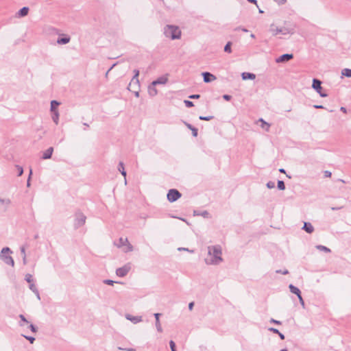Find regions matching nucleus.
<instances>
[{
	"label": "nucleus",
	"mask_w": 351,
	"mask_h": 351,
	"mask_svg": "<svg viewBox=\"0 0 351 351\" xmlns=\"http://www.w3.org/2000/svg\"><path fill=\"white\" fill-rule=\"evenodd\" d=\"M222 250L220 245H213L208 247V254L204 261L207 265H217L222 261Z\"/></svg>",
	"instance_id": "f257e3e1"
},
{
	"label": "nucleus",
	"mask_w": 351,
	"mask_h": 351,
	"mask_svg": "<svg viewBox=\"0 0 351 351\" xmlns=\"http://www.w3.org/2000/svg\"><path fill=\"white\" fill-rule=\"evenodd\" d=\"M164 34L172 40L178 39L181 36V31L178 26L167 25L164 27Z\"/></svg>",
	"instance_id": "f03ea898"
},
{
	"label": "nucleus",
	"mask_w": 351,
	"mask_h": 351,
	"mask_svg": "<svg viewBox=\"0 0 351 351\" xmlns=\"http://www.w3.org/2000/svg\"><path fill=\"white\" fill-rule=\"evenodd\" d=\"M12 253V251L8 247H3L0 253V259L3 261L6 265H11L14 267V261L10 254Z\"/></svg>",
	"instance_id": "7ed1b4c3"
},
{
	"label": "nucleus",
	"mask_w": 351,
	"mask_h": 351,
	"mask_svg": "<svg viewBox=\"0 0 351 351\" xmlns=\"http://www.w3.org/2000/svg\"><path fill=\"white\" fill-rule=\"evenodd\" d=\"M86 217L80 211H77L75 214L74 228L77 229L83 226L86 223Z\"/></svg>",
	"instance_id": "20e7f679"
},
{
	"label": "nucleus",
	"mask_w": 351,
	"mask_h": 351,
	"mask_svg": "<svg viewBox=\"0 0 351 351\" xmlns=\"http://www.w3.org/2000/svg\"><path fill=\"white\" fill-rule=\"evenodd\" d=\"M312 87L322 97H326L328 95L322 91V82L318 79H313Z\"/></svg>",
	"instance_id": "39448f33"
},
{
	"label": "nucleus",
	"mask_w": 351,
	"mask_h": 351,
	"mask_svg": "<svg viewBox=\"0 0 351 351\" xmlns=\"http://www.w3.org/2000/svg\"><path fill=\"white\" fill-rule=\"evenodd\" d=\"M181 193L177 189H170L167 195V197L169 202H174L181 197Z\"/></svg>",
	"instance_id": "423d86ee"
},
{
	"label": "nucleus",
	"mask_w": 351,
	"mask_h": 351,
	"mask_svg": "<svg viewBox=\"0 0 351 351\" xmlns=\"http://www.w3.org/2000/svg\"><path fill=\"white\" fill-rule=\"evenodd\" d=\"M130 265L129 264L125 265L122 267H119L116 270V274L119 277L125 276L130 270Z\"/></svg>",
	"instance_id": "0eeeda50"
},
{
	"label": "nucleus",
	"mask_w": 351,
	"mask_h": 351,
	"mask_svg": "<svg viewBox=\"0 0 351 351\" xmlns=\"http://www.w3.org/2000/svg\"><path fill=\"white\" fill-rule=\"evenodd\" d=\"M11 204L9 198L0 197V212H5Z\"/></svg>",
	"instance_id": "6e6552de"
},
{
	"label": "nucleus",
	"mask_w": 351,
	"mask_h": 351,
	"mask_svg": "<svg viewBox=\"0 0 351 351\" xmlns=\"http://www.w3.org/2000/svg\"><path fill=\"white\" fill-rule=\"evenodd\" d=\"M293 58V55L291 54V53H285L280 56H279L276 60V62L277 63H280V62H288L290 60H291L292 58Z\"/></svg>",
	"instance_id": "1a4fd4ad"
},
{
	"label": "nucleus",
	"mask_w": 351,
	"mask_h": 351,
	"mask_svg": "<svg viewBox=\"0 0 351 351\" xmlns=\"http://www.w3.org/2000/svg\"><path fill=\"white\" fill-rule=\"evenodd\" d=\"M140 87V83L138 80H131L128 86V89L130 91H133V90H139Z\"/></svg>",
	"instance_id": "9d476101"
},
{
	"label": "nucleus",
	"mask_w": 351,
	"mask_h": 351,
	"mask_svg": "<svg viewBox=\"0 0 351 351\" xmlns=\"http://www.w3.org/2000/svg\"><path fill=\"white\" fill-rule=\"evenodd\" d=\"M202 75L204 77V82L206 83H209L216 80V77L209 72H204Z\"/></svg>",
	"instance_id": "9b49d317"
},
{
	"label": "nucleus",
	"mask_w": 351,
	"mask_h": 351,
	"mask_svg": "<svg viewBox=\"0 0 351 351\" xmlns=\"http://www.w3.org/2000/svg\"><path fill=\"white\" fill-rule=\"evenodd\" d=\"M125 318L134 324H138V323L142 322V320H143L141 316H133L130 314H126Z\"/></svg>",
	"instance_id": "f8f14e48"
},
{
	"label": "nucleus",
	"mask_w": 351,
	"mask_h": 351,
	"mask_svg": "<svg viewBox=\"0 0 351 351\" xmlns=\"http://www.w3.org/2000/svg\"><path fill=\"white\" fill-rule=\"evenodd\" d=\"M154 315L155 319H156L155 325H156V330H157L158 332H162V328L161 326V324H160V317L161 314L159 313H154Z\"/></svg>",
	"instance_id": "ddd939ff"
},
{
	"label": "nucleus",
	"mask_w": 351,
	"mask_h": 351,
	"mask_svg": "<svg viewBox=\"0 0 351 351\" xmlns=\"http://www.w3.org/2000/svg\"><path fill=\"white\" fill-rule=\"evenodd\" d=\"M168 82L167 75L159 77L157 80L153 81L154 84H165Z\"/></svg>",
	"instance_id": "4468645a"
},
{
	"label": "nucleus",
	"mask_w": 351,
	"mask_h": 351,
	"mask_svg": "<svg viewBox=\"0 0 351 351\" xmlns=\"http://www.w3.org/2000/svg\"><path fill=\"white\" fill-rule=\"evenodd\" d=\"M148 93L151 97H154L158 93L156 85L154 84L153 82L148 86Z\"/></svg>",
	"instance_id": "2eb2a0df"
},
{
	"label": "nucleus",
	"mask_w": 351,
	"mask_h": 351,
	"mask_svg": "<svg viewBox=\"0 0 351 351\" xmlns=\"http://www.w3.org/2000/svg\"><path fill=\"white\" fill-rule=\"evenodd\" d=\"M53 152V148L52 147L48 148L43 154L42 158L44 160L49 159L51 158L52 154Z\"/></svg>",
	"instance_id": "dca6fc26"
},
{
	"label": "nucleus",
	"mask_w": 351,
	"mask_h": 351,
	"mask_svg": "<svg viewBox=\"0 0 351 351\" xmlns=\"http://www.w3.org/2000/svg\"><path fill=\"white\" fill-rule=\"evenodd\" d=\"M302 229L309 234L312 233L314 231L313 226L309 222H304Z\"/></svg>",
	"instance_id": "f3484780"
},
{
	"label": "nucleus",
	"mask_w": 351,
	"mask_h": 351,
	"mask_svg": "<svg viewBox=\"0 0 351 351\" xmlns=\"http://www.w3.org/2000/svg\"><path fill=\"white\" fill-rule=\"evenodd\" d=\"M269 32L272 34L273 36H276L278 34L280 33L281 27H278L274 24H271L269 27Z\"/></svg>",
	"instance_id": "a211bd4d"
},
{
	"label": "nucleus",
	"mask_w": 351,
	"mask_h": 351,
	"mask_svg": "<svg viewBox=\"0 0 351 351\" xmlns=\"http://www.w3.org/2000/svg\"><path fill=\"white\" fill-rule=\"evenodd\" d=\"M118 170L120 171L121 175L124 176L125 183L126 184L127 183V180H126V171H125L124 164H123V162H119V165H118Z\"/></svg>",
	"instance_id": "6ab92c4d"
},
{
	"label": "nucleus",
	"mask_w": 351,
	"mask_h": 351,
	"mask_svg": "<svg viewBox=\"0 0 351 351\" xmlns=\"http://www.w3.org/2000/svg\"><path fill=\"white\" fill-rule=\"evenodd\" d=\"M295 32L294 31V29L293 28H289V27H281V32H280V34H283V35H287V34H293Z\"/></svg>",
	"instance_id": "aec40b11"
},
{
	"label": "nucleus",
	"mask_w": 351,
	"mask_h": 351,
	"mask_svg": "<svg viewBox=\"0 0 351 351\" xmlns=\"http://www.w3.org/2000/svg\"><path fill=\"white\" fill-rule=\"evenodd\" d=\"M289 289L290 291H291L292 293L295 294L298 297L299 295H301V291H300V290L298 287H295L294 285H291H291H289Z\"/></svg>",
	"instance_id": "412c9836"
},
{
	"label": "nucleus",
	"mask_w": 351,
	"mask_h": 351,
	"mask_svg": "<svg viewBox=\"0 0 351 351\" xmlns=\"http://www.w3.org/2000/svg\"><path fill=\"white\" fill-rule=\"evenodd\" d=\"M241 75H242L243 80H254L256 77V75L254 73H251L244 72V73H242Z\"/></svg>",
	"instance_id": "4be33fe9"
},
{
	"label": "nucleus",
	"mask_w": 351,
	"mask_h": 351,
	"mask_svg": "<svg viewBox=\"0 0 351 351\" xmlns=\"http://www.w3.org/2000/svg\"><path fill=\"white\" fill-rule=\"evenodd\" d=\"M29 12V8L27 7H23L19 10L18 12V16L20 17H23L27 15Z\"/></svg>",
	"instance_id": "5701e85b"
},
{
	"label": "nucleus",
	"mask_w": 351,
	"mask_h": 351,
	"mask_svg": "<svg viewBox=\"0 0 351 351\" xmlns=\"http://www.w3.org/2000/svg\"><path fill=\"white\" fill-rule=\"evenodd\" d=\"M70 37L69 36H65L64 38H59L57 40V43L59 45H65L69 43L70 41Z\"/></svg>",
	"instance_id": "b1692460"
},
{
	"label": "nucleus",
	"mask_w": 351,
	"mask_h": 351,
	"mask_svg": "<svg viewBox=\"0 0 351 351\" xmlns=\"http://www.w3.org/2000/svg\"><path fill=\"white\" fill-rule=\"evenodd\" d=\"M60 104V103L56 100H52L51 101V112L58 111L57 110V107Z\"/></svg>",
	"instance_id": "393cba45"
},
{
	"label": "nucleus",
	"mask_w": 351,
	"mask_h": 351,
	"mask_svg": "<svg viewBox=\"0 0 351 351\" xmlns=\"http://www.w3.org/2000/svg\"><path fill=\"white\" fill-rule=\"evenodd\" d=\"M128 240L127 238H122L121 237L119 239V243L117 244V247H121L124 245H126L127 243H128Z\"/></svg>",
	"instance_id": "a878e982"
},
{
	"label": "nucleus",
	"mask_w": 351,
	"mask_h": 351,
	"mask_svg": "<svg viewBox=\"0 0 351 351\" xmlns=\"http://www.w3.org/2000/svg\"><path fill=\"white\" fill-rule=\"evenodd\" d=\"M19 318L21 319V321L19 322V325L21 326V327H23L25 326V324H28L29 322L26 319V318L25 317V316L22 314L19 315Z\"/></svg>",
	"instance_id": "bb28decb"
},
{
	"label": "nucleus",
	"mask_w": 351,
	"mask_h": 351,
	"mask_svg": "<svg viewBox=\"0 0 351 351\" xmlns=\"http://www.w3.org/2000/svg\"><path fill=\"white\" fill-rule=\"evenodd\" d=\"M52 113V119L53 122L58 125V120H59V112L58 111L56 112H51Z\"/></svg>",
	"instance_id": "cd10ccee"
},
{
	"label": "nucleus",
	"mask_w": 351,
	"mask_h": 351,
	"mask_svg": "<svg viewBox=\"0 0 351 351\" xmlns=\"http://www.w3.org/2000/svg\"><path fill=\"white\" fill-rule=\"evenodd\" d=\"M199 216H202L206 219H209L211 217L210 214L206 210L199 211Z\"/></svg>",
	"instance_id": "c85d7f7f"
},
{
	"label": "nucleus",
	"mask_w": 351,
	"mask_h": 351,
	"mask_svg": "<svg viewBox=\"0 0 351 351\" xmlns=\"http://www.w3.org/2000/svg\"><path fill=\"white\" fill-rule=\"evenodd\" d=\"M316 248L320 251H323L327 253L330 252V250L324 245H316Z\"/></svg>",
	"instance_id": "c756f323"
},
{
	"label": "nucleus",
	"mask_w": 351,
	"mask_h": 351,
	"mask_svg": "<svg viewBox=\"0 0 351 351\" xmlns=\"http://www.w3.org/2000/svg\"><path fill=\"white\" fill-rule=\"evenodd\" d=\"M231 46H232V43L230 41L228 42L224 47V51L226 53H231L232 52Z\"/></svg>",
	"instance_id": "7c9ffc66"
},
{
	"label": "nucleus",
	"mask_w": 351,
	"mask_h": 351,
	"mask_svg": "<svg viewBox=\"0 0 351 351\" xmlns=\"http://www.w3.org/2000/svg\"><path fill=\"white\" fill-rule=\"evenodd\" d=\"M341 74L348 77H351V69H344L341 71Z\"/></svg>",
	"instance_id": "2f4dec72"
},
{
	"label": "nucleus",
	"mask_w": 351,
	"mask_h": 351,
	"mask_svg": "<svg viewBox=\"0 0 351 351\" xmlns=\"http://www.w3.org/2000/svg\"><path fill=\"white\" fill-rule=\"evenodd\" d=\"M278 188L280 190H285V182L282 180H278Z\"/></svg>",
	"instance_id": "473e14b6"
},
{
	"label": "nucleus",
	"mask_w": 351,
	"mask_h": 351,
	"mask_svg": "<svg viewBox=\"0 0 351 351\" xmlns=\"http://www.w3.org/2000/svg\"><path fill=\"white\" fill-rule=\"evenodd\" d=\"M262 122V128H265L267 131L269 130V128L270 127L269 124L263 121V119H261L260 120Z\"/></svg>",
	"instance_id": "72a5a7b5"
},
{
	"label": "nucleus",
	"mask_w": 351,
	"mask_h": 351,
	"mask_svg": "<svg viewBox=\"0 0 351 351\" xmlns=\"http://www.w3.org/2000/svg\"><path fill=\"white\" fill-rule=\"evenodd\" d=\"M25 280L28 283H32V282H33L32 275V274H27L25 275Z\"/></svg>",
	"instance_id": "f704fd0d"
},
{
	"label": "nucleus",
	"mask_w": 351,
	"mask_h": 351,
	"mask_svg": "<svg viewBox=\"0 0 351 351\" xmlns=\"http://www.w3.org/2000/svg\"><path fill=\"white\" fill-rule=\"evenodd\" d=\"M17 170H18V176H21L23 175V169L22 167L19 166V165H16V166Z\"/></svg>",
	"instance_id": "c9c22d12"
},
{
	"label": "nucleus",
	"mask_w": 351,
	"mask_h": 351,
	"mask_svg": "<svg viewBox=\"0 0 351 351\" xmlns=\"http://www.w3.org/2000/svg\"><path fill=\"white\" fill-rule=\"evenodd\" d=\"M29 288L32 292H37L38 289L34 283H29Z\"/></svg>",
	"instance_id": "e433bc0d"
},
{
	"label": "nucleus",
	"mask_w": 351,
	"mask_h": 351,
	"mask_svg": "<svg viewBox=\"0 0 351 351\" xmlns=\"http://www.w3.org/2000/svg\"><path fill=\"white\" fill-rule=\"evenodd\" d=\"M23 337H25L26 339H27L30 342V343H33L35 341V338L34 337L26 336V335H23Z\"/></svg>",
	"instance_id": "4c0bfd02"
},
{
	"label": "nucleus",
	"mask_w": 351,
	"mask_h": 351,
	"mask_svg": "<svg viewBox=\"0 0 351 351\" xmlns=\"http://www.w3.org/2000/svg\"><path fill=\"white\" fill-rule=\"evenodd\" d=\"M29 328L31 330V331H32V332H34V333H35V332H37V330H38L37 327H36V326H34V324H30L29 325Z\"/></svg>",
	"instance_id": "58836bf2"
},
{
	"label": "nucleus",
	"mask_w": 351,
	"mask_h": 351,
	"mask_svg": "<svg viewBox=\"0 0 351 351\" xmlns=\"http://www.w3.org/2000/svg\"><path fill=\"white\" fill-rule=\"evenodd\" d=\"M169 346H170L171 351H176V343L173 341L171 340L169 341Z\"/></svg>",
	"instance_id": "ea45409f"
},
{
	"label": "nucleus",
	"mask_w": 351,
	"mask_h": 351,
	"mask_svg": "<svg viewBox=\"0 0 351 351\" xmlns=\"http://www.w3.org/2000/svg\"><path fill=\"white\" fill-rule=\"evenodd\" d=\"M267 187L268 189H274L275 187V182L273 181H269L267 183Z\"/></svg>",
	"instance_id": "a19ab883"
},
{
	"label": "nucleus",
	"mask_w": 351,
	"mask_h": 351,
	"mask_svg": "<svg viewBox=\"0 0 351 351\" xmlns=\"http://www.w3.org/2000/svg\"><path fill=\"white\" fill-rule=\"evenodd\" d=\"M126 246L127 249L125 250V252H132L133 250V246L129 242L126 244Z\"/></svg>",
	"instance_id": "79ce46f5"
},
{
	"label": "nucleus",
	"mask_w": 351,
	"mask_h": 351,
	"mask_svg": "<svg viewBox=\"0 0 351 351\" xmlns=\"http://www.w3.org/2000/svg\"><path fill=\"white\" fill-rule=\"evenodd\" d=\"M134 76L132 77V80H138V77L139 75V71L138 69H134Z\"/></svg>",
	"instance_id": "37998d69"
},
{
	"label": "nucleus",
	"mask_w": 351,
	"mask_h": 351,
	"mask_svg": "<svg viewBox=\"0 0 351 351\" xmlns=\"http://www.w3.org/2000/svg\"><path fill=\"white\" fill-rule=\"evenodd\" d=\"M184 104L186 107L190 108L194 106L193 103L189 100H184Z\"/></svg>",
	"instance_id": "c03bdc74"
},
{
	"label": "nucleus",
	"mask_w": 351,
	"mask_h": 351,
	"mask_svg": "<svg viewBox=\"0 0 351 351\" xmlns=\"http://www.w3.org/2000/svg\"><path fill=\"white\" fill-rule=\"evenodd\" d=\"M211 119H213V117H212V116H208V117L199 116V119H200V120L209 121V120H210Z\"/></svg>",
	"instance_id": "a18cd8bd"
},
{
	"label": "nucleus",
	"mask_w": 351,
	"mask_h": 351,
	"mask_svg": "<svg viewBox=\"0 0 351 351\" xmlns=\"http://www.w3.org/2000/svg\"><path fill=\"white\" fill-rule=\"evenodd\" d=\"M115 282L112 280H104V283L108 285H113Z\"/></svg>",
	"instance_id": "49530a36"
},
{
	"label": "nucleus",
	"mask_w": 351,
	"mask_h": 351,
	"mask_svg": "<svg viewBox=\"0 0 351 351\" xmlns=\"http://www.w3.org/2000/svg\"><path fill=\"white\" fill-rule=\"evenodd\" d=\"M32 174V169H30V170H29V177H28V179H27V186L28 187L30 186V179H31Z\"/></svg>",
	"instance_id": "de8ad7c7"
},
{
	"label": "nucleus",
	"mask_w": 351,
	"mask_h": 351,
	"mask_svg": "<svg viewBox=\"0 0 351 351\" xmlns=\"http://www.w3.org/2000/svg\"><path fill=\"white\" fill-rule=\"evenodd\" d=\"M271 323H274V324H278V325H280L282 324V322L280 321H278V320H276V319H274L273 318H271L269 321Z\"/></svg>",
	"instance_id": "09e8293b"
},
{
	"label": "nucleus",
	"mask_w": 351,
	"mask_h": 351,
	"mask_svg": "<svg viewBox=\"0 0 351 351\" xmlns=\"http://www.w3.org/2000/svg\"><path fill=\"white\" fill-rule=\"evenodd\" d=\"M298 298L299 299L300 303L301 304L302 307L304 308L305 304H304V300H303L302 295H299Z\"/></svg>",
	"instance_id": "8fccbe9b"
},
{
	"label": "nucleus",
	"mask_w": 351,
	"mask_h": 351,
	"mask_svg": "<svg viewBox=\"0 0 351 351\" xmlns=\"http://www.w3.org/2000/svg\"><path fill=\"white\" fill-rule=\"evenodd\" d=\"M276 273H278V274H282L284 275H286L287 274H289V271L287 269H285L284 271H282V270H276Z\"/></svg>",
	"instance_id": "3c124183"
},
{
	"label": "nucleus",
	"mask_w": 351,
	"mask_h": 351,
	"mask_svg": "<svg viewBox=\"0 0 351 351\" xmlns=\"http://www.w3.org/2000/svg\"><path fill=\"white\" fill-rule=\"evenodd\" d=\"M268 330L275 334H278L280 332L278 329L274 328H269Z\"/></svg>",
	"instance_id": "603ef678"
},
{
	"label": "nucleus",
	"mask_w": 351,
	"mask_h": 351,
	"mask_svg": "<svg viewBox=\"0 0 351 351\" xmlns=\"http://www.w3.org/2000/svg\"><path fill=\"white\" fill-rule=\"evenodd\" d=\"M278 5H283L286 3L287 0H274Z\"/></svg>",
	"instance_id": "864d4df0"
},
{
	"label": "nucleus",
	"mask_w": 351,
	"mask_h": 351,
	"mask_svg": "<svg viewBox=\"0 0 351 351\" xmlns=\"http://www.w3.org/2000/svg\"><path fill=\"white\" fill-rule=\"evenodd\" d=\"M193 136H197V129L195 128H191Z\"/></svg>",
	"instance_id": "5fc2aeb1"
},
{
	"label": "nucleus",
	"mask_w": 351,
	"mask_h": 351,
	"mask_svg": "<svg viewBox=\"0 0 351 351\" xmlns=\"http://www.w3.org/2000/svg\"><path fill=\"white\" fill-rule=\"evenodd\" d=\"M20 250H21V253L22 254V256H23L24 255H26V253H25V247L24 246H21V248H20Z\"/></svg>",
	"instance_id": "6e6d98bb"
},
{
	"label": "nucleus",
	"mask_w": 351,
	"mask_h": 351,
	"mask_svg": "<svg viewBox=\"0 0 351 351\" xmlns=\"http://www.w3.org/2000/svg\"><path fill=\"white\" fill-rule=\"evenodd\" d=\"M178 250H180V251H181V250L188 251V252H192V253L195 252V250H190L189 249L184 248V247H179Z\"/></svg>",
	"instance_id": "4d7b16f0"
},
{
	"label": "nucleus",
	"mask_w": 351,
	"mask_h": 351,
	"mask_svg": "<svg viewBox=\"0 0 351 351\" xmlns=\"http://www.w3.org/2000/svg\"><path fill=\"white\" fill-rule=\"evenodd\" d=\"M231 97H231L230 95H223V98L225 100H226V101H229V100H230V99H231Z\"/></svg>",
	"instance_id": "13d9d810"
},
{
	"label": "nucleus",
	"mask_w": 351,
	"mask_h": 351,
	"mask_svg": "<svg viewBox=\"0 0 351 351\" xmlns=\"http://www.w3.org/2000/svg\"><path fill=\"white\" fill-rule=\"evenodd\" d=\"M194 305H195V302H190L189 304V308L190 311H191L193 309Z\"/></svg>",
	"instance_id": "bf43d9fd"
},
{
	"label": "nucleus",
	"mask_w": 351,
	"mask_h": 351,
	"mask_svg": "<svg viewBox=\"0 0 351 351\" xmlns=\"http://www.w3.org/2000/svg\"><path fill=\"white\" fill-rule=\"evenodd\" d=\"M313 107L316 109H324V107L322 105H314Z\"/></svg>",
	"instance_id": "052dcab7"
},
{
	"label": "nucleus",
	"mask_w": 351,
	"mask_h": 351,
	"mask_svg": "<svg viewBox=\"0 0 351 351\" xmlns=\"http://www.w3.org/2000/svg\"><path fill=\"white\" fill-rule=\"evenodd\" d=\"M324 176H325V177H330L331 176V172H330L328 171H324Z\"/></svg>",
	"instance_id": "680f3d73"
},
{
	"label": "nucleus",
	"mask_w": 351,
	"mask_h": 351,
	"mask_svg": "<svg viewBox=\"0 0 351 351\" xmlns=\"http://www.w3.org/2000/svg\"><path fill=\"white\" fill-rule=\"evenodd\" d=\"M23 265H27V261L26 255H24V256H23Z\"/></svg>",
	"instance_id": "e2e57ef3"
},
{
	"label": "nucleus",
	"mask_w": 351,
	"mask_h": 351,
	"mask_svg": "<svg viewBox=\"0 0 351 351\" xmlns=\"http://www.w3.org/2000/svg\"><path fill=\"white\" fill-rule=\"evenodd\" d=\"M132 92L134 93L136 97H139V90H133Z\"/></svg>",
	"instance_id": "0e129e2a"
},
{
	"label": "nucleus",
	"mask_w": 351,
	"mask_h": 351,
	"mask_svg": "<svg viewBox=\"0 0 351 351\" xmlns=\"http://www.w3.org/2000/svg\"><path fill=\"white\" fill-rule=\"evenodd\" d=\"M278 335L279 337L280 338V339H282V340L285 339V335L282 333L279 332V333Z\"/></svg>",
	"instance_id": "69168bd1"
},
{
	"label": "nucleus",
	"mask_w": 351,
	"mask_h": 351,
	"mask_svg": "<svg viewBox=\"0 0 351 351\" xmlns=\"http://www.w3.org/2000/svg\"><path fill=\"white\" fill-rule=\"evenodd\" d=\"M184 124H185V125H186V126L189 129H190L191 130V128H194L192 125H191V124H189V123H186V122H184Z\"/></svg>",
	"instance_id": "338daca9"
},
{
	"label": "nucleus",
	"mask_w": 351,
	"mask_h": 351,
	"mask_svg": "<svg viewBox=\"0 0 351 351\" xmlns=\"http://www.w3.org/2000/svg\"><path fill=\"white\" fill-rule=\"evenodd\" d=\"M340 110L344 113L347 112V110L345 107H341Z\"/></svg>",
	"instance_id": "774afa93"
}]
</instances>
